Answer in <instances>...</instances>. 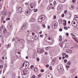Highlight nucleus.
<instances>
[{
  "instance_id": "obj_47",
  "label": "nucleus",
  "mask_w": 78,
  "mask_h": 78,
  "mask_svg": "<svg viewBox=\"0 0 78 78\" xmlns=\"http://www.w3.org/2000/svg\"><path fill=\"white\" fill-rule=\"evenodd\" d=\"M68 50H69V49H66L65 50L66 52V53H69V51H68Z\"/></svg>"
},
{
  "instance_id": "obj_4",
  "label": "nucleus",
  "mask_w": 78,
  "mask_h": 78,
  "mask_svg": "<svg viewBox=\"0 0 78 78\" xmlns=\"http://www.w3.org/2000/svg\"><path fill=\"white\" fill-rule=\"evenodd\" d=\"M46 78H53V76L50 73H48L46 74Z\"/></svg>"
},
{
  "instance_id": "obj_32",
  "label": "nucleus",
  "mask_w": 78,
  "mask_h": 78,
  "mask_svg": "<svg viewBox=\"0 0 78 78\" xmlns=\"http://www.w3.org/2000/svg\"><path fill=\"white\" fill-rule=\"evenodd\" d=\"M3 60H0V64H3Z\"/></svg>"
},
{
  "instance_id": "obj_22",
  "label": "nucleus",
  "mask_w": 78,
  "mask_h": 78,
  "mask_svg": "<svg viewBox=\"0 0 78 78\" xmlns=\"http://www.w3.org/2000/svg\"><path fill=\"white\" fill-rule=\"evenodd\" d=\"M34 70L35 72H36H36H37V68H34Z\"/></svg>"
},
{
  "instance_id": "obj_40",
  "label": "nucleus",
  "mask_w": 78,
  "mask_h": 78,
  "mask_svg": "<svg viewBox=\"0 0 78 78\" xmlns=\"http://www.w3.org/2000/svg\"><path fill=\"white\" fill-rule=\"evenodd\" d=\"M36 59H37V61H38V62H39V61L40 59H39V58H37Z\"/></svg>"
},
{
  "instance_id": "obj_49",
  "label": "nucleus",
  "mask_w": 78,
  "mask_h": 78,
  "mask_svg": "<svg viewBox=\"0 0 78 78\" xmlns=\"http://www.w3.org/2000/svg\"><path fill=\"white\" fill-rule=\"evenodd\" d=\"M66 36H69V33H66Z\"/></svg>"
},
{
  "instance_id": "obj_6",
  "label": "nucleus",
  "mask_w": 78,
  "mask_h": 78,
  "mask_svg": "<svg viewBox=\"0 0 78 78\" xmlns=\"http://www.w3.org/2000/svg\"><path fill=\"white\" fill-rule=\"evenodd\" d=\"M27 27V24L24 23L22 25V27H21V30H24Z\"/></svg>"
},
{
  "instance_id": "obj_21",
  "label": "nucleus",
  "mask_w": 78,
  "mask_h": 78,
  "mask_svg": "<svg viewBox=\"0 0 78 78\" xmlns=\"http://www.w3.org/2000/svg\"><path fill=\"white\" fill-rule=\"evenodd\" d=\"M27 75H25L23 74H22V77H23V78H27Z\"/></svg>"
},
{
  "instance_id": "obj_42",
  "label": "nucleus",
  "mask_w": 78,
  "mask_h": 78,
  "mask_svg": "<svg viewBox=\"0 0 78 78\" xmlns=\"http://www.w3.org/2000/svg\"><path fill=\"white\" fill-rule=\"evenodd\" d=\"M41 51H42V52H44V49L43 48H42V49H41Z\"/></svg>"
},
{
  "instance_id": "obj_63",
  "label": "nucleus",
  "mask_w": 78,
  "mask_h": 78,
  "mask_svg": "<svg viewBox=\"0 0 78 78\" xmlns=\"http://www.w3.org/2000/svg\"><path fill=\"white\" fill-rule=\"evenodd\" d=\"M59 41H62V38H59Z\"/></svg>"
},
{
  "instance_id": "obj_12",
  "label": "nucleus",
  "mask_w": 78,
  "mask_h": 78,
  "mask_svg": "<svg viewBox=\"0 0 78 78\" xmlns=\"http://www.w3.org/2000/svg\"><path fill=\"white\" fill-rule=\"evenodd\" d=\"M7 14V10H5L4 11V16H6Z\"/></svg>"
},
{
  "instance_id": "obj_44",
  "label": "nucleus",
  "mask_w": 78,
  "mask_h": 78,
  "mask_svg": "<svg viewBox=\"0 0 78 78\" xmlns=\"http://www.w3.org/2000/svg\"><path fill=\"white\" fill-rule=\"evenodd\" d=\"M51 45H53V44L54 43V41H52V42H51V43H50Z\"/></svg>"
},
{
  "instance_id": "obj_16",
  "label": "nucleus",
  "mask_w": 78,
  "mask_h": 78,
  "mask_svg": "<svg viewBox=\"0 0 78 78\" xmlns=\"http://www.w3.org/2000/svg\"><path fill=\"white\" fill-rule=\"evenodd\" d=\"M5 36L6 37H8V36H9V33L8 32H6L5 34H4Z\"/></svg>"
},
{
  "instance_id": "obj_30",
  "label": "nucleus",
  "mask_w": 78,
  "mask_h": 78,
  "mask_svg": "<svg viewBox=\"0 0 78 78\" xmlns=\"http://www.w3.org/2000/svg\"><path fill=\"white\" fill-rule=\"evenodd\" d=\"M42 26L44 28H45V25L44 24H42Z\"/></svg>"
},
{
  "instance_id": "obj_54",
  "label": "nucleus",
  "mask_w": 78,
  "mask_h": 78,
  "mask_svg": "<svg viewBox=\"0 0 78 78\" xmlns=\"http://www.w3.org/2000/svg\"><path fill=\"white\" fill-rule=\"evenodd\" d=\"M63 24L64 26H66V23H63Z\"/></svg>"
},
{
  "instance_id": "obj_36",
  "label": "nucleus",
  "mask_w": 78,
  "mask_h": 78,
  "mask_svg": "<svg viewBox=\"0 0 78 78\" xmlns=\"http://www.w3.org/2000/svg\"><path fill=\"white\" fill-rule=\"evenodd\" d=\"M11 62L12 64H14V61H13L12 59H11Z\"/></svg>"
},
{
  "instance_id": "obj_53",
  "label": "nucleus",
  "mask_w": 78,
  "mask_h": 78,
  "mask_svg": "<svg viewBox=\"0 0 78 78\" xmlns=\"http://www.w3.org/2000/svg\"><path fill=\"white\" fill-rule=\"evenodd\" d=\"M66 55V53H63L62 54V56H65V55Z\"/></svg>"
},
{
  "instance_id": "obj_28",
  "label": "nucleus",
  "mask_w": 78,
  "mask_h": 78,
  "mask_svg": "<svg viewBox=\"0 0 78 78\" xmlns=\"http://www.w3.org/2000/svg\"><path fill=\"white\" fill-rule=\"evenodd\" d=\"M74 8V6L72 5H71L70 6V9H71V10L73 9Z\"/></svg>"
},
{
  "instance_id": "obj_31",
  "label": "nucleus",
  "mask_w": 78,
  "mask_h": 78,
  "mask_svg": "<svg viewBox=\"0 0 78 78\" xmlns=\"http://www.w3.org/2000/svg\"><path fill=\"white\" fill-rule=\"evenodd\" d=\"M72 52V50H69V53H70Z\"/></svg>"
},
{
  "instance_id": "obj_1",
  "label": "nucleus",
  "mask_w": 78,
  "mask_h": 78,
  "mask_svg": "<svg viewBox=\"0 0 78 78\" xmlns=\"http://www.w3.org/2000/svg\"><path fill=\"white\" fill-rule=\"evenodd\" d=\"M30 5V8L31 9L30 10H28L26 12V15L27 16H29L31 13V10H33L35 8V7H36V5L35 4V3L34 2H31Z\"/></svg>"
},
{
  "instance_id": "obj_24",
  "label": "nucleus",
  "mask_w": 78,
  "mask_h": 78,
  "mask_svg": "<svg viewBox=\"0 0 78 78\" xmlns=\"http://www.w3.org/2000/svg\"><path fill=\"white\" fill-rule=\"evenodd\" d=\"M15 39L17 41H19V42H20V39H19V38L16 37H15Z\"/></svg>"
},
{
  "instance_id": "obj_17",
  "label": "nucleus",
  "mask_w": 78,
  "mask_h": 78,
  "mask_svg": "<svg viewBox=\"0 0 78 78\" xmlns=\"http://www.w3.org/2000/svg\"><path fill=\"white\" fill-rule=\"evenodd\" d=\"M30 21L32 22H35V19H34V18H33V17H31L30 19Z\"/></svg>"
},
{
  "instance_id": "obj_23",
  "label": "nucleus",
  "mask_w": 78,
  "mask_h": 78,
  "mask_svg": "<svg viewBox=\"0 0 78 78\" xmlns=\"http://www.w3.org/2000/svg\"><path fill=\"white\" fill-rule=\"evenodd\" d=\"M51 9V7L50 5L48 6V10H50V9Z\"/></svg>"
},
{
  "instance_id": "obj_45",
  "label": "nucleus",
  "mask_w": 78,
  "mask_h": 78,
  "mask_svg": "<svg viewBox=\"0 0 78 78\" xmlns=\"http://www.w3.org/2000/svg\"><path fill=\"white\" fill-rule=\"evenodd\" d=\"M64 29L65 30H68V28H67V27H64Z\"/></svg>"
},
{
  "instance_id": "obj_58",
  "label": "nucleus",
  "mask_w": 78,
  "mask_h": 78,
  "mask_svg": "<svg viewBox=\"0 0 78 78\" xmlns=\"http://www.w3.org/2000/svg\"><path fill=\"white\" fill-rule=\"evenodd\" d=\"M62 17H64V14H62Z\"/></svg>"
},
{
  "instance_id": "obj_59",
  "label": "nucleus",
  "mask_w": 78,
  "mask_h": 78,
  "mask_svg": "<svg viewBox=\"0 0 78 78\" xmlns=\"http://www.w3.org/2000/svg\"><path fill=\"white\" fill-rule=\"evenodd\" d=\"M2 5H0V9H2Z\"/></svg>"
},
{
  "instance_id": "obj_57",
  "label": "nucleus",
  "mask_w": 78,
  "mask_h": 78,
  "mask_svg": "<svg viewBox=\"0 0 78 78\" xmlns=\"http://www.w3.org/2000/svg\"><path fill=\"white\" fill-rule=\"evenodd\" d=\"M59 31H62V29L61 28H60L59 29Z\"/></svg>"
},
{
  "instance_id": "obj_56",
  "label": "nucleus",
  "mask_w": 78,
  "mask_h": 78,
  "mask_svg": "<svg viewBox=\"0 0 78 78\" xmlns=\"http://www.w3.org/2000/svg\"><path fill=\"white\" fill-rule=\"evenodd\" d=\"M37 9H36L34 10V12H37Z\"/></svg>"
},
{
  "instance_id": "obj_41",
  "label": "nucleus",
  "mask_w": 78,
  "mask_h": 78,
  "mask_svg": "<svg viewBox=\"0 0 78 78\" xmlns=\"http://www.w3.org/2000/svg\"><path fill=\"white\" fill-rule=\"evenodd\" d=\"M10 18H8L6 19V20H9Z\"/></svg>"
},
{
  "instance_id": "obj_10",
  "label": "nucleus",
  "mask_w": 78,
  "mask_h": 78,
  "mask_svg": "<svg viewBox=\"0 0 78 78\" xmlns=\"http://www.w3.org/2000/svg\"><path fill=\"white\" fill-rule=\"evenodd\" d=\"M62 5L61 4L59 5L57 7V9L58 10L59 9H62Z\"/></svg>"
},
{
  "instance_id": "obj_20",
  "label": "nucleus",
  "mask_w": 78,
  "mask_h": 78,
  "mask_svg": "<svg viewBox=\"0 0 78 78\" xmlns=\"http://www.w3.org/2000/svg\"><path fill=\"white\" fill-rule=\"evenodd\" d=\"M15 75H16V73H14L12 74V77L13 78H15Z\"/></svg>"
},
{
  "instance_id": "obj_34",
  "label": "nucleus",
  "mask_w": 78,
  "mask_h": 78,
  "mask_svg": "<svg viewBox=\"0 0 78 78\" xmlns=\"http://www.w3.org/2000/svg\"><path fill=\"white\" fill-rule=\"evenodd\" d=\"M40 71L41 73H43L44 72V69H41Z\"/></svg>"
},
{
  "instance_id": "obj_29",
  "label": "nucleus",
  "mask_w": 78,
  "mask_h": 78,
  "mask_svg": "<svg viewBox=\"0 0 78 78\" xmlns=\"http://www.w3.org/2000/svg\"><path fill=\"white\" fill-rule=\"evenodd\" d=\"M65 47H66V48H68V47H69V45L67 43H66V44Z\"/></svg>"
},
{
  "instance_id": "obj_60",
  "label": "nucleus",
  "mask_w": 78,
  "mask_h": 78,
  "mask_svg": "<svg viewBox=\"0 0 78 78\" xmlns=\"http://www.w3.org/2000/svg\"><path fill=\"white\" fill-rule=\"evenodd\" d=\"M46 67H49V65H46Z\"/></svg>"
},
{
  "instance_id": "obj_14",
  "label": "nucleus",
  "mask_w": 78,
  "mask_h": 78,
  "mask_svg": "<svg viewBox=\"0 0 78 78\" xmlns=\"http://www.w3.org/2000/svg\"><path fill=\"white\" fill-rule=\"evenodd\" d=\"M7 15L9 17H11V12L10 11H9L8 12Z\"/></svg>"
},
{
  "instance_id": "obj_55",
  "label": "nucleus",
  "mask_w": 78,
  "mask_h": 78,
  "mask_svg": "<svg viewBox=\"0 0 78 78\" xmlns=\"http://www.w3.org/2000/svg\"><path fill=\"white\" fill-rule=\"evenodd\" d=\"M69 57V56H68V55H66L65 56V57L66 58H67V57Z\"/></svg>"
},
{
  "instance_id": "obj_25",
  "label": "nucleus",
  "mask_w": 78,
  "mask_h": 78,
  "mask_svg": "<svg viewBox=\"0 0 78 78\" xmlns=\"http://www.w3.org/2000/svg\"><path fill=\"white\" fill-rule=\"evenodd\" d=\"M45 49L46 50H50V47H47L45 48Z\"/></svg>"
},
{
  "instance_id": "obj_38",
  "label": "nucleus",
  "mask_w": 78,
  "mask_h": 78,
  "mask_svg": "<svg viewBox=\"0 0 78 78\" xmlns=\"http://www.w3.org/2000/svg\"><path fill=\"white\" fill-rule=\"evenodd\" d=\"M34 65H31L30 67V68L31 69H33V68H34Z\"/></svg>"
},
{
  "instance_id": "obj_61",
  "label": "nucleus",
  "mask_w": 78,
  "mask_h": 78,
  "mask_svg": "<svg viewBox=\"0 0 78 78\" xmlns=\"http://www.w3.org/2000/svg\"><path fill=\"white\" fill-rule=\"evenodd\" d=\"M11 3L12 4H14V2L13 1H12Z\"/></svg>"
},
{
  "instance_id": "obj_43",
  "label": "nucleus",
  "mask_w": 78,
  "mask_h": 78,
  "mask_svg": "<svg viewBox=\"0 0 78 78\" xmlns=\"http://www.w3.org/2000/svg\"><path fill=\"white\" fill-rule=\"evenodd\" d=\"M56 2L55 1H54L53 2V4H54V5H56Z\"/></svg>"
},
{
  "instance_id": "obj_19",
  "label": "nucleus",
  "mask_w": 78,
  "mask_h": 78,
  "mask_svg": "<svg viewBox=\"0 0 78 78\" xmlns=\"http://www.w3.org/2000/svg\"><path fill=\"white\" fill-rule=\"evenodd\" d=\"M20 42L21 43H24L25 42V41L23 39H20Z\"/></svg>"
},
{
  "instance_id": "obj_13",
  "label": "nucleus",
  "mask_w": 78,
  "mask_h": 78,
  "mask_svg": "<svg viewBox=\"0 0 78 78\" xmlns=\"http://www.w3.org/2000/svg\"><path fill=\"white\" fill-rule=\"evenodd\" d=\"M55 59H52V61L51 62V65H54L55 64Z\"/></svg>"
},
{
  "instance_id": "obj_5",
  "label": "nucleus",
  "mask_w": 78,
  "mask_h": 78,
  "mask_svg": "<svg viewBox=\"0 0 78 78\" xmlns=\"http://www.w3.org/2000/svg\"><path fill=\"white\" fill-rule=\"evenodd\" d=\"M71 36L73 37V39H74V41H75L76 42H78V39L75 36V35H74L73 34V33H71Z\"/></svg>"
},
{
  "instance_id": "obj_46",
  "label": "nucleus",
  "mask_w": 78,
  "mask_h": 78,
  "mask_svg": "<svg viewBox=\"0 0 78 78\" xmlns=\"http://www.w3.org/2000/svg\"><path fill=\"white\" fill-rule=\"evenodd\" d=\"M38 78L41 77V74H40L38 75Z\"/></svg>"
},
{
  "instance_id": "obj_50",
  "label": "nucleus",
  "mask_w": 78,
  "mask_h": 78,
  "mask_svg": "<svg viewBox=\"0 0 78 78\" xmlns=\"http://www.w3.org/2000/svg\"><path fill=\"white\" fill-rule=\"evenodd\" d=\"M67 12V10H65L64 12V14H66Z\"/></svg>"
},
{
  "instance_id": "obj_26",
  "label": "nucleus",
  "mask_w": 78,
  "mask_h": 78,
  "mask_svg": "<svg viewBox=\"0 0 78 78\" xmlns=\"http://www.w3.org/2000/svg\"><path fill=\"white\" fill-rule=\"evenodd\" d=\"M61 3H64L65 2V0H58Z\"/></svg>"
},
{
  "instance_id": "obj_51",
  "label": "nucleus",
  "mask_w": 78,
  "mask_h": 78,
  "mask_svg": "<svg viewBox=\"0 0 78 78\" xmlns=\"http://www.w3.org/2000/svg\"><path fill=\"white\" fill-rule=\"evenodd\" d=\"M25 5H28L29 3L28 2H26L25 3Z\"/></svg>"
},
{
  "instance_id": "obj_3",
  "label": "nucleus",
  "mask_w": 78,
  "mask_h": 78,
  "mask_svg": "<svg viewBox=\"0 0 78 78\" xmlns=\"http://www.w3.org/2000/svg\"><path fill=\"white\" fill-rule=\"evenodd\" d=\"M45 41L48 43H51V37H46L45 38Z\"/></svg>"
},
{
  "instance_id": "obj_35",
  "label": "nucleus",
  "mask_w": 78,
  "mask_h": 78,
  "mask_svg": "<svg viewBox=\"0 0 78 78\" xmlns=\"http://www.w3.org/2000/svg\"><path fill=\"white\" fill-rule=\"evenodd\" d=\"M13 28V27L12 26H10L9 28L10 29H12Z\"/></svg>"
},
{
  "instance_id": "obj_27",
  "label": "nucleus",
  "mask_w": 78,
  "mask_h": 78,
  "mask_svg": "<svg viewBox=\"0 0 78 78\" xmlns=\"http://www.w3.org/2000/svg\"><path fill=\"white\" fill-rule=\"evenodd\" d=\"M75 70V69H72L71 70V72H74Z\"/></svg>"
},
{
  "instance_id": "obj_33",
  "label": "nucleus",
  "mask_w": 78,
  "mask_h": 78,
  "mask_svg": "<svg viewBox=\"0 0 78 78\" xmlns=\"http://www.w3.org/2000/svg\"><path fill=\"white\" fill-rule=\"evenodd\" d=\"M66 68L67 70H68V69H69V66L67 65L66 66Z\"/></svg>"
},
{
  "instance_id": "obj_2",
  "label": "nucleus",
  "mask_w": 78,
  "mask_h": 78,
  "mask_svg": "<svg viewBox=\"0 0 78 78\" xmlns=\"http://www.w3.org/2000/svg\"><path fill=\"white\" fill-rule=\"evenodd\" d=\"M45 18V16L44 15H42L41 16H40L38 19V21L39 22H42V20H44Z\"/></svg>"
},
{
  "instance_id": "obj_11",
  "label": "nucleus",
  "mask_w": 78,
  "mask_h": 78,
  "mask_svg": "<svg viewBox=\"0 0 78 78\" xmlns=\"http://www.w3.org/2000/svg\"><path fill=\"white\" fill-rule=\"evenodd\" d=\"M37 51L39 53H43L42 51V50L41 49H38Z\"/></svg>"
},
{
  "instance_id": "obj_62",
  "label": "nucleus",
  "mask_w": 78,
  "mask_h": 78,
  "mask_svg": "<svg viewBox=\"0 0 78 78\" xmlns=\"http://www.w3.org/2000/svg\"><path fill=\"white\" fill-rule=\"evenodd\" d=\"M74 18H78V16H77L76 15H75L74 16Z\"/></svg>"
},
{
  "instance_id": "obj_39",
  "label": "nucleus",
  "mask_w": 78,
  "mask_h": 78,
  "mask_svg": "<svg viewBox=\"0 0 78 78\" xmlns=\"http://www.w3.org/2000/svg\"><path fill=\"white\" fill-rule=\"evenodd\" d=\"M11 46V45H9V44H8V46L7 47V48H9V47H10Z\"/></svg>"
},
{
  "instance_id": "obj_7",
  "label": "nucleus",
  "mask_w": 78,
  "mask_h": 78,
  "mask_svg": "<svg viewBox=\"0 0 78 78\" xmlns=\"http://www.w3.org/2000/svg\"><path fill=\"white\" fill-rule=\"evenodd\" d=\"M22 7H17L16 8V11L17 12H21L22 10Z\"/></svg>"
},
{
  "instance_id": "obj_37",
  "label": "nucleus",
  "mask_w": 78,
  "mask_h": 78,
  "mask_svg": "<svg viewBox=\"0 0 78 78\" xmlns=\"http://www.w3.org/2000/svg\"><path fill=\"white\" fill-rule=\"evenodd\" d=\"M67 60L66 59H65L64 61V63H67Z\"/></svg>"
},
{
  "instance_id": "obj_48",
  "label": "nucleus",
  "mask_w": 78,
  "mask_h": 78,
  "mask_svg": "<svg viewBox=\"0 0 78 78\" xmlns=\"http://www.w3.org/2000/svg\"><path fill=\"white\" fill-rule=\"evenodd\" d=\"M36 77V76L33 75L31 77V78H35Z\"/></svg>"
},
{
  "instance_id": "obj_15",
  "label": "nucleus",
  "mask_w": 78,
  "mask_h": 78,
  "mask_svg": "<svg viewBox=\"0 0 78 78\" xmlns=\"http://www.w3.org/2000/svg\"><path fill=\"white\" fill-rule=\"evenodd\" d=\"M7 32V30L5 28H4L3 31V33L4 34L6 33Z\"/></svg>"
},
{
  "instance_id": "obj_18",
  "label": "nucleus",
  "mask_w": 78,
  "mask_h": 78,
  "mask_svg": "<svg viewBox=\"0 0 78 78\" xmlns=\"http://www.w3.org/2000/svg\"><path fill=\"white\" fill-rule=\"evenodd\" d=\"M37 56V54L35 53L33 55V57L34 58H36V56Z\"/></svg>"
},
{
  "instance_id": "obj_9",
  "label": "nucleus",
  "mask_w": 78,
  "mask_h": 78,
  "mask_svg": "<svg viewBox=\"0 0 78 78\" xmlns=\"http://www.w3.org/2000/svg\"><path fill=\"white\" fill-rule=\"evenodd\" d=\"M58 26V23L57 22H54L52 24V27H54L55 28H56Z\"/></svg>"
},
{
  "instance_id": "obj_64",
  "label": "nucleus",
  "mask_w": 78,
  "mask_h": 78,
  "mask_svg": "<svg viewBox=\"0 0 78 78\" xmlns=\"http://www.w3.org/2000/svg\"><path fill=\"white\" fill-rule=\"evenodd\" d=\"M75 46L76 48H78V45H75Z\"/></svg>"
},
{
  "instance_id": "obj_8",
  "label": "nucleus",
  "mask_w": 78,
  "mask_h": 78,
  "mask_svg": "<svg viewBox=\"0 0 78 78\" xmlns=\"http://www.w3.org/2000/svg\"><path fill=\"white\" fill-rule=\"evenodd\" d=\"M23 75H28V70H27L26 69L23 70Z\"/></svg>"
},
{
  "instance_id": "obj_52",
  "label": "nucleus",
  "mask_w": 78,
  "mask_h": 78,
  "mask_svg": "<svg viewBox=\"0 0 78 78\" xmlns=\"http://www.w3.org/2000/svg\"><path fill=\"white\" fill-rule=\"evenodd\" d=\"M49 69L51 70H52V67L51 66H50Z\"/></svg>"
}]
</instances>
